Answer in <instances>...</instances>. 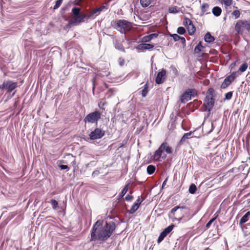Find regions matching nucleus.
<instances>
[{
    "label": "nucleus",
    "instance_id": "nucleus-44",
    "mask_svg": "<svg viewBox=\"0 0 250 250\" xmlns=\"http://www.w3.org/2000/svg\"><path fill=\"white\" fill-rule=\"evenodd\" d=\"M171 36L173 37L174 41H178L180 40V39H181V37L176 34H173L171 35Z\"/></svg>",
    "mask_w": 250,
    "mask_h": 250
},
{
    "label": "nucleus",
    "instance_id": "nucleus-51",
    "mask_svg": "<svg viewBox=\"0 0 250 250\" xmlns=\"http://www.w3.org/2000/svg\"><path fill=\"white\" fill-rule=\"evenodd\" d=\"M133 198V196L130 195H127L125 197V199L126 200V201H130Z\"/></svg>",
    "mask_w": 250,
    "mask_h": 250
},
{
    "label": "nucleus",
    "instance_id": "nucleus-12",
    "mask_svg": "<svg viewBox=\"0 0 250 250\" xmlns=\"http://www.w3.org/2000/svg\"><path fill=\"white\" fill-rule=\"evenodd\" d=\"M154 47V45L150 43H141L136 46V49L145 51L147 49H152Z\"/></svg>",
    "mask_w": 250,
    "mask_h": 250
},
{
    "label": "nucleus",
    "instance_id": "nucleus-57",
    "mask_svg": "<svg viewBox=\"0 0 250 250\" xmlns=\"http://www.w3.org/2000/svg\"><path fill=\"white\" fill-rule=\"evenodd\" d=\"M0 88H2V86H0Z\"/></svg>",
    "mask_w": 250,
    "mask_h": 250
},
{
    "label": "nucleus",
    "instance_id": "nucleus-43",
    "mask_svg": "<svg viewBox=\"0 0 250 250\" xmlns=\"http://www.w3.org/2000/svg\"><path fill=\"white\" fill-rule=\"evenodd\" d=\"M232 96V92H228L225 94V99L227 100L231 99Z\"/></svg>",
    "mask_w": 250,
    "mask_h": 250
},
{
    "label": "nucleus",
    "instance_id": "nucleus-41",
    "mask_svg": "<svg viewBox=\"0 0 250 250\" xmlns=\"http://www.w3.org/2000/svg\"><path fill=\"white\" fill-rule=\"evenodd\" d=\"M169 12L170 13H176L178 12V11L177 10V7L176 6H173L170 7L169 8Z\"/></svg>",
    "mask_w": 250,
    "mask_h": 250
},
{
    "label": "nucleus",
    "instance_id": "nucleus-13",
    "mask_svg": "<svg viewBox=\"0 0 250 250\" xmlns=\"http://www.w3.org/2000/svg\"><path fill=\"white\" fill-rule=\"evenodd\" d=\"M192 94L191 92H188V91H186L182 96L181 98V102L183 103H186L187 102L191 99Z\"/></svg>",
    "mask_w": 250,
    "mask_h": 250
},
{
    "label": "nucleus",
    "instance_id": "nucleus-27",
    "mask_svg": "<svg viewBox=\"0 0 250 250\" xmlns=\"http://www.w3.org/2000/svg\"><path fill=\"white\" fill-rule=\"evenodd\" d=\"M203 47L202 46L201 42H200L198 43V44L196 45V46L194 48V53H200L202 50V48Z\"/></svg>",
    "mask_w": 250,
    "mask_h": 250
},
{
    "label": "nucleus",
    "instance_id": "nucleus-53",
    "mask_svg": "<svg viewBox=\"0 0 250 250\" xmlns=\"http://www.w3.org/2000/svg\"><path fill=\"white\" fill-rule=\"evenodd\" d=\"M188 92H191V94H192V96L194 97L196 94V91L194 89H188Z\"/></svg>",
    "mask_w": 250,
    "mask_h": 250
},
{
    "label": "nucleus",
    "instance_id": "nucleus-14",
    "mask_svg": "<svg viewBox=\"0 0 250 250\" xmlns=\"http://www.w3.org/2000/svg\"><path fill=\"white\" fill-rule=\"evenodd\" d=\"M240 75L238 71L233 72L230 75L227 77L225 79L230 83Z\"/></svg>",
    "mask_w": 250,
    "mask_h": 250
},
{
    "label": "nucleus",
    "instance_id": "nucleus-54",
    "mask_svg": "<svg viewBox=\"0 0 250 250\" xmlns=\"http://www.w3.org/2000/svg\"><path fill=\"white\" fill-rule=\"evenodd\" d=\"M235 169L234 168H232L231 169L229 170L227 173H226V175H228L229 174V176H230V173H232L233 172V171H234Z\"/></svg>",
    "mask_w": 250,
    "mask_h": 250
},
{
    "label": "nucleus",
    "instance_id": "nucleus-38",
    "mask_svg": "<svg viewBox=\"0 0 250 250\" xmlns=\"http://www.w3.org/2000/svg\"><path fill=\"white\" fill-rule=\"evenodd\" d=\"M177 32L180 35H183L185 33L186 30L183 27H179L178 28Z\"/></svg>",
    "mask_w": 250,
    "mask_h": 250
},
{
    "label": "nucleus",
    "instance_id": "nucleus-36",
    "mask_svg": "<svg viewBox=\"0 0 250 250\" xmlns=\"http://www.w3.org/2000/svg\"><path fill=\"white\" fill-rule=\"evenodd\" d=\"M232 15L234 16L235 19H238L240 15V13L239 10H234L232 12Z\"/></svg>",
    "mask_w": 250,
    "mask_h": 250
},
{
    "label": "nucleus",
    "instance_id": "nucleus-6",
    "mask_svg": "<svg viewBox=\"0 0 250 250\" xmlns=\"http://www.w3.org/2000/svg\"><path fill=\"white\" fill-rule=\"evenodd\" d=\"M242 28H245L249 31L250 30V21H238L235 26V31L239 34L242 33Z\"/></svg>",
    "mask_w": 250,
    "mask_h": 250
},
{
    "label": "nucleus",
    "instance_id": "nucleus-16",
    "mask_svg": "<svg viewBox=\"0 0 250 250\" xmlns=\"http://www.w3.org/2000/svg\"><path fill=\"white\" fill-rule=\"evenodd\" d=\"M204 40L206 42L211 43L214 41V38L209 32H208L205 35Z\"/></svg>",
    "mask_w": 250,
    "mask_h": 250
},
{
    "label": "nucleus",
    "instance_id": "nucleus-46",
    "mask_svg": "<svg viewBox=\"0 0 250 250\" xmlns=\"http://www.w3.org/2000/svg\"><path fill=\"white\" fill-rule=\"evenodd\" d=\"M58 166L61 168V169H68V167L67 165H58Z\"/></svg>",
    "mask_w": 250,
    "mask_h": 250
},
{
    "label": "nucleus",
    "instance_id": "nucleus-34",
    "mask_svg": "<svg viewBox=\"0 0 250 250\" xmlns=\"http://www.w3.org/2000/svg\"><path fill=\"white\" fill-rule=\"evenodd\" d=\"M230 84V83H229L227 80H226L225 79L224 80V82L222 83L221 85V88L222 89H225L228 86H229Z\"/></svg>",
    "mask_w": 250,
    "mask_h": 250
},
{
    "label": "nucleus",
    "instance_id": "nucleus-5",
    "mask_svg": "<svg viewBox=\"0 0 250 250\" xmlns=\"http://www.w3.org/2000/svg\"><path fill=\"white\" fill-rule=\"evenodd\" d=\"M163 152H166V154H170L172 153L171 148L166 142H164L161 144L158 149L155 151L154 156H161Z\"/></svg>",
    "mask_w": 250,
    "mask_h": 250
},
{
    "label": "nucleus",
    "instance_id": "nucleus-18",
    "mask_svg": "<svg viewBox=\"0 0 250 250\" xmlns=\"http://www.w3.org/2000/svg\"><path fill=\"white\" fill-rule=\"evenodd\" d=\"M212 12L215 16L218 17L221 15L222 10L219 7L215 6L213 8Z\"/></svg>",
    "mask_w": 250,
    "mask_h": 250
},
{
    "label": "nucleus",
    "instance_id": "nucleus-48",
    "mask_svg": "<svg viewBox=\"0 0 250 250\" xmlns=\"http://www.w3.org/2000/svg\"><path fill=\"white\" fill-rule=\"evenodd\" d=\"M119 63L120 66H123L125 63V60L123 58H119Z\"/></svg>",
    "mask_w": 250,
    "mask_h": 250
},
{
    "label": "nucleus",
    "instance_id": "nucleus-52",
    "mask_svg": "<svg viewBox=\"0 0 250 250\" xmlns=\"http://www.w3.org/2000/svg\"><path fill=\"white\" fill-rule=\"evenodd\" d=\"M143 199L141 200V199L139 198L135 202V204H137L139 207H140L142 202L143 201Z\"/></svg>",
    "mask_w": 250,
    "mask_h": 250
},
{
    "label": "nucleus",
    "instance_id": "nucleus-26",
    "mask_svg": "<svg viewBox=\"0 0 250 250\" xmlns=\"http://www.w3.org/2000/svg\"><path fill=\"white\" fill-rule=\"evenodd\" d=\"M114 46L116 49H117L120 51H122L123 52L125 51V49L123 48V45L121 43H120L118 42H114Z\"/></svg>",
    "mask_w": 250,
    "mask_h": 250
},
{
    "label": "nucleus",
    "instance_id": "nucleus-31",
    "mask_svg": "<svg viewBox=\"0 0 250 250\" xmlns=\"http://www.w3.org/2000/svg\"><path fill=\"white\" fill-rule=\"evenodd\" d=\"M197 190L196 186L195 184H192L189 188V192L191 194H194L196 192V190Z\"/></svg>",
    "mask_w": 250,
    "mask_h": 250
},
{
    "label": "nucleus",
    "instance_id": "nucleus-20",
    "mask_svg": "<svg viewBox=\"0 0 250 250\" xmlns=\"http://www.w3.org/2000/svg\"><path fill=\"white\" fill-rule=\"evenodd\" d=\"M128 186L129 184L126 185L124 188L122 189V191L119 194L118 199H121L124 197V196L125 194L128 189Z\"/></svg>",
    "mask_w": 250,
    "mask_h": 250
},
{
    "label": "nucleus",
    "instance_id": "nucleus-59",
    "mask_svg": "<svg viewBox=\"0 0 250 250\" xmlns=\"http://www.w3.org/2000/svg\"><path fill=\"white\" fill-rule=\"evenodd\" d=\"M248 225H250V223L248 224Z\"/></svg>",
    "mask_w": 250,
    "mask_h": 250
},
{
    "label": "nucleus",
    "instance_id": "nucleus-32",
    "mask_svg": "<svg viewBox=\"0 0 250 250\" xmlns=\"http://www.w3.org/2000/svg\"><path fill=\"white\" fill-rule=\"evenodd\" d=\"M104 6H103V7H101L100 8H97L95 10H94L91 13L90 15H88V18H90L91 16H92L93 15L95 14H97V13H98V14L99 13V12L100 11H101L102 10V9L103 8H104Z\"/></svg>",
    "mask_w": 250,
    "mask_h": 250
},
{
    "label": "nucleus",
    "instance_id": "nucleus-7",
    "mask_svg": "<svg viewBox=\"0 0 250 250\" xmlns=\"http://www.w3.org/2000/svg\"><path fill=\"white\" fill-rule=\"evenodd\" d=\"M101 113L98 111H95L88 114L84 119V121L89 123L97 122L101 118Z\"/></svg>",
    "mask_w": 250,
    "mask_h": 250
},
{
    "label": "nucleus",
    "instance_id": "nucleus-17",
    "mask_svg": "<svg viewBox=\"0 0 250 250\" xmlns=\"http://www.w3.org/2000/svg\"><path fill=\"white\" fill-rule=\"evenodd\" d=\"M250 216V211H248L240 220L239 224H243L249 220Z\"/></svg>",
    "mask_w": 250,
    "mask_h": 250
},
{
    "label": "nucleus",
    "instance_id": "nucleus-42",
    "mask_svg": "<svg viewBox=\"0 0 250 250\" xmlns=\"http://www.w3.org/2000/svg\"><path fill=\"white\" fill-rule=\"evenodd\" d=\"M147 85L146 84L145 88L142 90V95L143 97H146L147 93Z\"/></svg>",
    "mask_w": 250,
    "mask_h": 250
},
{
    "label": "nucleus",
    "instance_id": "nucleus-24",
    "mask_svg": "<svg viewBox=\"0 0 250 250\" xmlns=\"http://www.w3.org/2000/svg\"><path fill=\"white\" fill-rule=\"evenodd\" d=\"M139 207L137 204H135L134 203V204L131 207V208L128 210V212L130 214H133L134 213L138 208Z\"/></svg>",
    "mask_w": 250,
    "mask_h": 250
},
{
    "label": "nucleus",
    "instance_id": "nucleus-39",
    "mask_svg": "<svg viewBox=\"0 0 250 250\" xmlns=\"http://www.w3.org/2000/svg\"><path fill=\"white\" fill-rule=\"evenodd\" d=\"M221 2L223 3L226 6H229L231 4L232 0H221Z\"/></svg>",
    "mask_w": 250,
    "mask_h": 250
},
{
    "label": "nucleus",
    "instance_id": "nucleus-55",
    "mask_svg": "<svg viewBox=\"0 0 250 250\" xmlns=\"http://www.w3.org/2000/svg\"><path fill=\"white\" fill-rule=\"evenodd\" d=\"M167 180H168V178H167L165 181L163 182V184H162V188H164V187L167 184Z\"/></svg>",
    "mask_w": 250,
    "mask_h": 250
},
{
    "label": "nucleus",
    "instance_id": "nucleus-28",
    "mask_svg": "<svg viewBox=\"0 0 250 250\" xmlns=\"http://www.w3.org/2000/svg\"><path fill=\"white\" fill-rule=\"evenodd\" d=\"M151 2V0H140V3L143 7H147Z\"/></svg>",
    "mask_w": 250,
    "mask_h": 250
},
{
    "label": "nucleus",
    "instance_id": "nucleus-30",
    "mask_svg": "<svg viewBox=\"0 0 250 250\" xmlns=\"http://www.w3.org/2000/svg\"><path fill=\"white\" fill-rule=\"evenodd\" d=\"M248 65L247 63L244 62L239 67L238 72H239V71L241 72H245L248 68Z\"/></svg>",
    "mask_w": 250,
    "mask_h": 250
},
{
    "label": "nucleus",
    "instance_id": "nucleus-29",
    "mask_svg": "<svg viewBox=\"0 0 250 250\" xmlns=\"http://www.w3.org/2000/svg\"><path fill=\"white\" fill-rule=\"evenodd\" d=\"M218 216V215H216V214H215L213 216V217L210 219L208 222V223L206 224V228L207 229H208L209 228V227H210L211 224L215 220V219H216V218Z\"/></svg>",
    "mask_w": 250,
    "mask_h": 250
},
{
    "label": "nucleus",
    "instance_id": "nucleus-35",
    "mask_svg": "<svg viewBox=\"0 0 250 250\" xmlns=\"http://www.w3.org/2000/svg\"><path fill=\"white\" fill-rule=\"evenodd\" d=\"M50 203L51 204L52 208L53 209H55L58 207V203L56 200H55L54 199H52L50 201Z\"/></svg>",
    "mask_w": 250,
    "mask_h": 250
},
{
    "label": "nucleus",
    "instance_id": "nucleus-4",
    "mask_svg": "<svg viewBox=\"0 0 250 250\" xmlns=\"http://www.w3.org/2000/svg\"><path fill=\"white\" fill-rule=\"evenodd\" d=\"M115 28L122 33H125L131 27V23L124 20H118L115 21Z\"/></svg>",
    "mask_w": 250,
    "mask_h": 250
},
{
    "label": "nucleus",
    "instance_id": "nucleus-19",
    "mask_svg": "<svg viewBox=\"0 0 250 250\" xmlns=\"http://www.w3.org/2000/svg\"><path fill=\"white\" fill-rule=\"evenodd\" d=\"M187 30L188 31V32L189 35H191L193 34L196 30L195 26L193 25L192 23H191L190 24H189L187 27Z\"/></svg>",
    "mask_w": 250,
    "mask_h": 250
},
{
    "label": "nucleus",
    "instance_id": "nucleus-23",
    "mask_svg": "<svg viewBox=\"0 0 250 250\" xmlns=\"http://www.w3.org/2000/svg\"><path fill=\"white\" fill-rule=\"evenodd\" d=\"M201 8L202 11V15H203L208 11L209 8V5L206 3H203L201 6Z\"/></svg>",
    "mask_w": 250,
    "mask_h": 250
},
{
    "label": "nucleus",
    "instance_id": "nucleus-9",
    "mask_svg": "<svg viewBox=\"0 0 250 250\" xmlns=\"http://www.w3.org/2000/svg\"><path fill=\"white\" fill-rule=\"evenodd\" d=\"M105 134V131L99 128H97L92 131L89 134V137L91 140H94L102 138Z\"/></svg>",
    "mask_w": 250,
    "mask_h": 250
},
{
    "label": "nucleus",
    "instance_id": "nucleus-50",
    "mask_svg": "<svg viewBox=\"0 0 250 250\" xmlns=\"http://www.w3.org/2000/svg\"><path fill=\"white\" fill-rule=\"evenodd\" d=\"M100 173V172L99 170H94L93 173H92V177H95V176H97L98 175H99Z\"/></svg>",
    "mask_w": 250,
    "mask_h": 250
},
{
    "label": "nucleus",
    "instance_id": "nucleus-37",
    "mask_svg": "<svg viewBox=\"0 0 250 250\" xmlns=\"http://www.w3.org/2000/svg\"><path fill=\"white\" fill-rule=\"evenodd\" d=\"M192 23L191 21L188 18L184 19L183 24L185 26H188L189 24H190Z\"/></svg>",
    "mask_w": 250,
    "mask_h": 250
},
{
    "label": "nucleus",
    "instance_id": "nucleus-49",
    "mask_svg": "<svg viewBox=\"0 0 250 250\" xmlns=\"http://www.w3.org/2000/svg\"><path fill=\"white\" fill-rule=\"evenodd\" d=\"M179 41L183 44L184 46L186 45V40L184 37H181V39H180Z\"/></svg>",
    "mask_w": 250,
    "mask_h": 250
},
{
    "label": "nucleus",
    "instance_id": "nucleus-15",
    "mask_svg": "<svg viewBox=\"0 0 250 250\" xmlns=\"http://www.w3.org/2000/svg\"><path fill=\"white\" fill-rule=\"evenodd\" d=\"M158 36V34L156 33L151 34L148 36H146L143 38V41L144 42H148L153 38H156Z\"/></svg>",
    "mask_w": 250,
    "mask_h": 250
},
{
    "label": "nucleus",
    "instance_id": "nucleus-21",
    "mask_svg": "<svg viewBox=\"0 0 250 250\" xmlns=\"http://www.w3.org/2000/svg\"><path fill=\"white\" fill-rule=\"evenodd\" d=\"M155 166L153 165H149L147 167L146 171L149 175H151L155 172Z\"/></svg>",
    "mask_w": 250,
    "mask_h": 250
},
{
    "label": "nucleus",
    "instance_id": "nucleus-22",
    "mask_svg": "<svg viewBox=\"0 0 250 250\" xmlns=\"http://www.w3.org/2000/svg\"><path fill=\"white\" fill-rule=\"evenodd\" d=\"M192 134V132H189L188 133L184 134V135L183 136L182 138H181L180 143H183L184 142L186 139L189 138L191 137V135Z\"/></svg>",
    "mask_w": 250,
    "mask_h": 250
},
{
    "label": "nucleus",
    "instance_id": "nucleus-1",
    "mask_svg": "<svg viewBox=\"0 0 250 250\" xmlns=\"http://www.w3.org/2000/svg\"><path fill=\"white\" fill-rule=\"evenodd\" d=\"M103 223V220H99L93 225L91 230L90 241H105L115 231L116 225L114 222H106L104 226Z\"/></svg>",
    "mask_w": 250,
    "mask_h": 250
},
{
    "label": "nucleus",
    "instance_id": "nucleus-33",
    "mask_svg": "<svg viewBox=\"0 0 250 250\" xmlns=\"http://www.w3.org/2000/svg\"><path fill=\"white\" fill-rule=\"evenodd\" d=\"M174 227V225L172 224V225L169 226L168 227H167V228H166V229H165L163 231L164 232H165V233L166 234H168L172 231V230L173 229Z\"/></svg>",
    "mask_w": 250,
    "mask_h": 250
},
{
    "label": "nucleus",
    "instance_id": "nucleus-25",
    "mask_svg": "<svg viewBox=\"0 0 250 250\" xmlns=\"http://www.w3.org/2000/svg\"><path fill=\"white\" fill-rule=\"evenodd\" d=\"M167 234L165 233L164 231H163L160 234L158 239H157V243H161L164 239L167 236Z\"/></svg>",
    "mask_w": 250,
    "mask_h": 250
},
{
    "label": "nucleus",
    "instance_id": "nucleus-8",
    "mask_svg": "<svg viewBox=\"0 0 250 250\" xmlns=\"http://www.w3.org/2000/svg\"><path fill=\"white\" fill-rule=\"evenodd\" d=\"M212 91V89H209V92L206 95L204 101L205 104L206 105V108L208 111H210L212 109L214 103V100L213 98Z\"/></svg>",
    "mask_w": 250,
    "mask_h": 250
},
{
    "label": "nucleus",
    "instance_id": "nucleus-10",
    "mask_svg": "<svg viewBox=\"0 0 250 250\" xmlns=\"http://www.w3.org/2000/svg\"><path fill=\"white\" fill-rule=\"evenodd\" d=\"M17 86V83L12 81L4 82L2 88L6 87L8 92H11Z\"/></svg>",
    "mask_w": 250,
    "mask_h": 250
},
{
    "label": "nucleus",
    "instance_id": "nucleus-56",
    "mask_svg": "<svg viewBox=\"0 0 250 250\" xmlns=\"http://www.w3.org/2000/svg\"><path fill=\"white\" fill-rule=\"evenodd\" d=\"M235 64H236V62H234L231 63V67H233V66H235Z\"/></svg>",
    "mask_w": 250,
    "mask_h": 250
},
{
    "label": "nucleus",
    "instance_id": "nucleus-40",
    "mask_svg": "<svg viewBox=\"0 0 250 250\" xmlns=\"http://www.w3.org/2000/svg\"><path fill=\"white\" fill-rule=\"evenodd\" d=\"M62 0H57L56 1L55 5L54 6L53 9H56L59 8L62 3Z\"/></svg>",
    "mask_w": 250,
    "mask_h": 250
},
{
    "label": "nucleus",
    "instance_id": "nucleus-45",
    "mask_svg": "<svg viewBox=\"0 0 250 250\" xmlns=\"http://www.w3.org/2000/svg\"><path fill=\"white\" fill-rule=\"evenodd\" d=\"M115 92V90L114 89H109L108 90V93H107V94H108V97H111V96H112L114 93Z\"/></svg>",
    "mask_w": 250,
    "mask_h": 250
},
{
    "label": "nucleus",
    "instance_id": "nucleus-3",
    "mask_svg": "<svg viewBox=\"0 0 250 250\" xmlns=\"http://www.w3.org/2000/svg\"><path fill=\"white\" fill-rule=\"evenodd\" d=\"M189 209L185 206H176L172 208L169 213L173 216H177V220L180 221L185 215L189 213Z\"/></svg>",
    "mask_w": 250,
    "mask_h": 250
},
{
    "label": "nucleus",
    "instance_id": "nucleus-11",
    "mask_svg": "<svg viewBox=\"0 0 250 250\" xmlns=\"http://www.w3.org/2000/svg\"><path fill=\"white\" fill-rule=\"evenodd\" d=\"M166 75V71L163 69L160 72H159L155 79V82L158 84L162 83L164 82L165 77Z\"/></svg>",
    "mask_w": 250,
    "mask_h": 250
},
{
    "label": "nucleus",
    "instance_id": "nucleus-47",
    "mask_svg": "<svg viewBox=\"0 0 250 250\" xmlns=\"http://www.w3.org/2000/svg\"><path fill=\"white\" fill-rule=\"evenodd\" d=\"M156 158V157H153V160H155V161H161V160H160V158H161V157H157V158ZM152 160V157H150V160H149L148 162H146V163H150Z\"/></svg>",
    "mask_w": 250,
    "mask_h": 250
},
{
    "label": "nucleus",
    "instance_id": "nucleus-58",
    "mask_svg": "<svg viewBox=\"0 0 250 250\" xmlns=\"http://www.w3.org/2000/svg\"><path fill=\"white\" fill-rule=\"evenodd\" d=\"M174 70H175L176 71H177L175 68H174Z\"/></svg>",
    "mask_w": 250,
    "mask_h": 250
},
{
    "label": "nucleus",
    "instance_id": "nucleus-2",
    "mask_svg": "<svg viewBox=\"0 0 250 250\" xmlns=\"http://www.w3.org/2000/svg\"><path fill=\"white\" fill-rule=\"evenodd\" d=\"M72 17L68 23V26L71 27L79 24L84 21L86 15L81 12L80 8L74 7L72 9Z\"/></svg>",
    "mask_w": 250,
    "mask_h": 250
}]
</instances>
